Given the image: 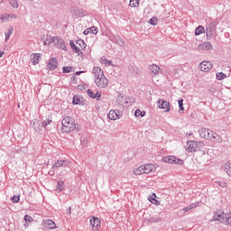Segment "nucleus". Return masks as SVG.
<instances>
[{"label": "nucleus", "instance_id": "f257e3e1", "mask_svg": "<svg viewBox=\"0 0 231 231\" xmlns=\"http://www.w3.org/2000/svg\"><path fill=\"white\" fill-rule=\"evenodd\" d=\"M92 73L95 74V84H97V88H107V85L109 84V80H107V78L104 75V71L100 67H94Z\"/></svg>", "mask_w": 231, "mask_h": 231}, {"label": "nucleus", "instance_id": "f03ea898", "mask_svg": "<svg viewBox=\"0 0 231 231\" xmlns=\"http://www.w3.org/2000/svg\"><path fill=\"white\" fill-rule=\"evenodd\" d=\"M62 128L61 131L63 133H71V131H79V128H77V125L75 124V119L73 117L66 116L61 121Z\"/></svg>", "mask_w": 231, "mask_h": 231}, {"label": "nucleus", "instance_id": "7ed1b4c3", "mask_svg": "<svg viewBox=\"0 0 231 231\" xmlns=\"http://www.w3.org/2000/svg\"><path fill=\"white\" fill-rule=\"evenodd\" d=\"M158 169V164L147 163L134 169L133 173L135 176H140L141 174H150V172H154Z\"/></svg>", "mask_w": 231, "mask_h": 231}, {"label": "nucleus", "instance_id": "20e7f679", "mask_svg": "<svg viewBox=\"0 0 231 231\" xmlns=\"http://www.w3.org/2000/svg\"><path fill=\"white\" fill-rule=\"evenodd\" d=\"M206 140H210L211 142H217V143H221L223 142V138H221V135L216 134V132L210 129L208 132V136L206 137Z\"/></svg>", "mask_w": 231, "mask_h": 231}, {"label": "nucleus", "instance_id": "39448f33", "mask_svg": "<svg viewBox=\"0 0 231 231\" xmlns=\"http://www.w3.org/2000/svg\"><path fill=\"white\" fill-rule=\"evenodd\" d=\"M162 161L166 163H176L177 165H183V161L174 156L163 157Z\"/></svg>", "mask_w": 231, "mask_h": 231}, {"label": "nucleus", "instance_id": "423d86ee", "mask_svg": "<svg viewBox=\"0 0 231 231\" xmlns=\"http://www.w3.org/2000/svg\"><path fill=\"white\" fill-rule=\"evenodd\" d=\"M225 212H223V210L221 209H217V211H215L214 216H213V220L214 221H221V223H225Z\"/></svg>", "mask_w": 231, "mask_h": 231}, {"label": "nucleus", "instance_id": "0eeeda50", "mask_svg": "<svg viewBox=\"0 0 231 231\" xmlns=\"http://www.w3.org/2000/svg\"><path fill=\"white\" fill-rule=\"evenodd\" d=\"M158 107H160V109H164V113H169V111H171V104L163 99L158 100Z\"/></svg>", "mask_w": 231, "mask_h": 231}, {"label": "nucleus", "instance_id": "6e6552de", "mask_svg": "<svg viewBox=\"0 0 231 231\" xmlns=\"http://www.w3.org/2000/svg\"><path fill=\"white\" fill-rule=\"evenodd\" d=\"M100 223H101L100 218L93 217L90 219V225L92 226V230L98 231L100 229Z\"/></svg>", "mask_w": 231, "mask_h": 231}, {"label": "nucleus", "instance_id": "1a4fd4ad", "mask_svg": "<svg viewBox=\"0 0 231 231\" xmlns=\"http://www.w3.org/2000/svg\"><path fill=\"white\" fill-rule=\"evenodd\" d=\"M52 41H56L55 46H57V48H60V50H63V51H66V50H68L66 47V43H64V40L59 37H53Z\"/></svg>", "mask_w": 231, "mask_h": 231}, {"label": "nucleus", "instance_id": "9d476101", "mask_svg": "<svg viewBox=\"0 0 231 231\" xmlns=\"http://www.w3.org/2000/svg\"><path fill=\"white\" fill-rule=\"evenodd\" d=\"M199 67L201 71L207 73L208 71H210V69H212V63L210 61H202Z\"/></svg>", "mask_w": 231, "mask_h": 231}, {"label": "nucleus", "instance_id": "9b49d317", "mask_svg": "<svg viewBox=\"0 0 231 231\" xmlns=\"http://www.w3.org/2000/svg\"><path fill=\"white\" fill-rule=\"evenodd\" d=\"M34 131H36V133H41V131H42V127H44V125H42V122L34 119L31 122Z\"/></svg>", "mask_w": 231, "mask_h": 231}, {"label": "nucleus", "instance_id": "f8f14e48", "mask_svg": "<svg viewBox=\"0 0 231 231\" xmlns=\"http://www.w3.org/2000/svg\"><path fill=\"white\" fill-rule=\"evenodd\" d=\"M69 162L66 160H60L54 163L51 169L55 170V169H60V167H69Z\"/></svg>", "mask_w": 231, "mask_h": 231}, {"label": "nucleus", "instance_id": "ddd939ff", "mask_svg": "<svg viewBox=\"0 0 231 231\" xmlns=\"http://www.w3.org/2000/svg\"><path fill=\"white\" fill-rule=\"evenodd\" d=\"M199 49L202 51H210V50H213L214 47L212 46V43L206 42L199 45Z\"/></svg>", "mask_w": 231, "mask_h": 231}, {"label": "nucleus", "instance_id": "4468645a", "mask_svg": "<svg viewBox=\"0 0 231 231\" xmlns=\"http://www.w3.org/2000/svg\"><path fill=\"white\" fill-rule=\"evenodd\" d=\"M196 141H189L187 143L186 151L189 152H196L198 151V148L196 146Z\"/></svg>", "mask_w": 231, "mask_h": 231}, {"label": "nucleus", "instance_id": "2eb2a0df", "mask_svg": "<svg viewBox=\"0 0 231 231\" xmlns=\"http://www.w3.org/2000/svg\"><path fill=\"white\" fill-rule=\"evenodd\" d=\"M107 117L110 120H118L120 119V111L118 110H110L108 113Z\"/></svg>", "mask_w": 231, "mask_h": 231}, {"label": "nucleus", "instance_id": "dca6fc26", "mask_svg": "<svg viewBox=\"0 0 231 231\" xmlns=\"http://www.w3.org/2000/svg\"><path fill=\"white\" fill-rule=\"evenodd\" d=\"M57 65H58L57 58H51L49 60L48 68L51 69V70L57 69Z\"/></svg>", "mask_w": 231, "mask_h": 231}, {"label": "nucleus", "instance_id": "f3484780", "mask_svg": "<svg viewBox=\"0 0 231 231\" xmlns=\"http://www.w3.org/2000/svg\"><path fill=\"white\" fill-rule=\"evenodd\" d=\"M84 35H88V33H93L94 35H97L98 33V28L92 26L87 30L84 31Z\"/></svg>", "mask_w": 231, "mask_h": 231}, {"label": "nucleus", "instance_id": "a211bd4d", "mask_svg": "<svg viewBox=\"0 0 231 231\" xmlns=\"http://www.w3.org/2000/svg\"><path fill=\"white\" fill-rule=\"evenodd\" d=\"M72 15H74L75 17H84V15H86V14L84 13V10H82V9H74L72 11Z\"/></svg>", "mask_w": 231, "mask_h": 231}, {"label": "nucleus", "instance_id": "6ab92c4d", "mask_svg": "<svg viewBox=\"0 0 231 231\" xmlns=\"http://www.w3.org/2000/svg\"><path fill=\"white\" fill-rule=\"evenodd\" d=\"M150 73L152 75H158L160 73V67L158 65H151L150 66Z\"/></svg>", "mask_w": 231, "mask_h": 231}, {"label": "nucleus", "instance_id": "aec40b11", "mask_svg": "<svg viewBox=\"0 0 231 231\" xmlns=\"http://www.w3.org/2000/svg\"><path fill=\"white\" fill-rule=\"evenodd\" d=\"M44 225L49 230H53V228L56 226L55 222L51 219L45 221Z\"/></svg>", "mask_w": 231, "mask_h": 231}, {"label": "nucleus", "instance_id": "412c9836", "mask_svg": "<svg viewBox=\"0 0 231 231\" xmlns=\"http://www.w3.org/2000/svg\"><path fill=\"white\" fill-rule=\"evenodd\" d=\"M208 128H202L199 131L200 138H205L207 140V137L208 136Z\"/></svg>", "mask_w": 231, "mask_h": 231}, {"label": "nucleus", "instance_id": "4be33fe9", "mask_svg": "<svg viewBox=\"0 0 231 231\" xmlns=\"http://www.w3.org/2000/svg\"><path fill=\"white\" fill-rule=\"evenodd\" d=\"M2 21H8V19H17V15L14 14H5L1 17Z\"/></svg>", "mask_w": 231, "mask_h": 231}, {"label": "nucleus", "instance_id": "5701e85b", "mask_svg": "<svg viewBox=\"0 0 231 231\" xmlns=\"http://www.w3.org/2000/svg\"><path fill=\"white\" fill-rule=\"evenodd\" d=\"M42 124L43 127H48V125H50V124H51V116H47L43 117Z\"/></svg>", "mask_w": 231, "mask_h": 231}, {"label": "nucleus", "instance_id": "b1692460", "mask_svg": "<svg viewBox=\"0 0 231 231\" xmlns=\"http://www.w3.org/2000/svg\"><path fill=\"white\" fill-rule=\"evenodd\" d=\"M55 42H57V41H53V37L51 38V36H50L49 38L47 36V39L43 41L44 46H50V44H55Z\"/></svg>", "mask_w": 231, "mask_h": 231}, {"label": "nucleus", "instance_id": "393cba45", "mask_svg": "<svg viewBox=\"0 0 231 231\" xmlns=\"http://www.w3.org/2000/svg\"><path fill=\"white\" fill-rule=\"evenodd\" d=\"M12 33H14V27H11L5 32V42H8L10 37H12Z\"/></svg>", "mask_w": 231, "mask_h": 231}, {"label": "nucleus", "instance_id": "a878e982", "mask_svg": "<svg viewBox=\"0 0 231 231\" xmlns=\"http://www.w3.org/2000/svg\"><path fill=\"white\" fill-rule=\"evenodd\" d=\"M69 45L71 47V50L74 51V53H79V51H80V47H78L77 45H75V42H73V41L69 42Z\"/></svg>", "mask_w": 231, "mask_h": 231}, {"label": "nucleus", "instance_id": "bb28decb", "mask_svg": "<svg viewBox=\"0 0 231 231\" xmlns=\"http://www.w3.org/2000/svg\"><path fill=\"white\" fill-rule=\"evenodd\" d=\"M149 201H151V203L153 205H160V201L156 199V193H152V195L150 196Z\"/></svg>", "mask_w": 231, "mask_h": 231}, {"label": "nucleus", "instance_id": "cd10ccee", "mask_svg": "<svg viewBox=\"0 0 231 231\" xmlns=\"http://www.w3.org/2000/svg\"><path fill=\"white\" fill-rule=\"evenodd\" d=\"M41 59V54H37L35 53L33 55V59L32 60V64H33V66H36V64H39V60Z\"/></svg>", "mask_w": 231, "mask_h": 231}, {"label": "nucleus", "instance_id": "c85d7f7f", "mask_svg": "<svg viewBox=\"0 0 231 231\" xmlns=\"http://www.w3.org/2000/svg\"><path fill=\"white\" fill-rule=\"evenodd\" d=\"M129 5L132 8H136L140 5V0H130Z\"/></svg>", "mask_w": 231, "mask_h": 231}, {"label": "nucleus", "instance_id": "c756f323", "mask_svg": "<svg viewBox=\"0 0 231 231\" xmlns=\"http://www.w3.org/2000/svg\"><path fill=\"white\" fill-rule=\"evenodd\" d=\"M80 102H81L80 96H74L73 97L72 104H74V106H79V104H80Z\"/></svg>", "mask_w": 231, "mask_h": 231}, {"label": "nucleus", "instance_id": "7c9ffc66", "mask_svg": "<svg viewBox=\"0 0 231 231\" xmlns=\"http://www.w3.org/2000/svg\"><path fill=\"white\" fill-rule=\"evenodd\" d=\"M203 32H205V28L203 26L199 25L195 30V35H201V33H203Z\"/></svg>", "mask_w": 231, "mask_h": 231}, {"label": "nucleus", "instance_id": "2f4dec72", "mask_svg": "<svg viewBox=\"0 0 231 231\" xmlns=\"http://www.w3.org/2000/svg\"><path fill=\"white\" fill-rule=\"evenodd\" d=\"M225 217H226V219L224 221L225 225H230L231 226V213H226L225 215Z\"/></svg>", "mask_w": 231, "mask_h": 231}, {"label": "nucleus", "instance_id": "473e14b6", "mask_svg": "<svg viewBox=\"0 0 231 231\" xmlns=\"http://www.w3.org/2000/svg\"><path fill=\"white\" fill-rule=\"evenodd\" d=\"M225 172H226L227 175L231 176V163L227 162L225 164Z\"/></svg>", "mask_w": 231, "mask_h": 231}, {"label": "nucleus", "instance_id": "72a5a7b5", "mask_svg": "<svg viewBox=\"0 0 231 231\" xmlns=\"http://www.w3.org/2000/svg\"><path fill=\"white\" fill-rule=\"evenodd\" d=\"M116 44H118V46H120L121 48H124V46H125V42H124L122 38L118 37L116 41Z\"/></svg>", "mask_w": 231, "mask_h": 231}, {"label": "nucleus", "instance_id": "f704fd0d", "mask_svg": "<svg viewBox=\"0 0 231 231\" xmlns=\"http://www.w3.org/2000/svg\"><path fill=\"white\" fill-rule=\"evenodd\" d=\"M198 207V204H190L189 206H187L183 208L184 212H189V210H192V208H196Z\"/></svg>", "mask_w": 231, "mask_h": 231}, {"label": "nucleus", "instance_id": "c9c22d12", "mask_svg": "<svg viewBox=\"0 0 231 231\" xmlns=\"http://www.w3.org/2000/svg\"><path fill=\"white\" fill-rule=\"evenodd\" d=\"M76 44H78V46H79V48H81V50H84L86 48V42H84L83 40H78L76 42Z\"/></svg>", "mask_w": 231, "mask_h": 231}, {"label": "nucleus", "instance_id": "e433bc0d", "mask_svg": "<svg viewBox=\"0 0 231 231\" xmlns=\"http://www.w3.org/2000/svg\"><path fill=\"white\" fill-rule=\"evenodd\" d=\"M223 79H226V74L223 72L217 73V80H223Z\"/></svg>", "mask_w": 231, "mask_h": 231}, {"label": "nucleus", "instance_id": "4c0bfd02", "mask_svg": "<svg viewBox=\"0 0 231 231\" xmlns=\"http://www.w3.org/2000/svg\"><path fill=\"white\" fill-rule=\"evenodd\" d=\"M149 23L152 25V26H156L157 23H158V17L153 16L149 20Z\"/></svg>", "mask_w": 231, "mask_h": 231}, {"label": "nucleus", "instance_id": "58836bf2", "mask_svg": "<svg viewBox=\"0 0 231 231\" xmlns=\"http://www.w3.org/2000/svg\"><path fill=\"white\" fill-rule=\"evenodd\" d=\"M63 189H64V181H58L57 190H59V192H62Z\"/></svg>", "mask_w": 231, "mask_h": 231}, {"label": "nucleus", "instance_id": "ea45409f", "mask_svg": "<svg viewBox=\"0 0 231 231\" xmlns=\"http://www.w3.org/2000/svg\"><path fill=\"white\" fill-rule=\"evenodd\" d=\"M196 147H197V151L199 149H203V147H205V143H203V142L201 141L196 142Z\"/></svg>", "mask_w": 231, "mask_h": 231}, {"label": "nucleus", "instance_id": "a19ab883", "mask_svg": "<svg viewBox=\"0 0 231 231\" xmlns=\"http://www.w3.org/2000/svg\"><path fill=\"white\" fill-rule=\"evenodd\" d=\"M10 5L11 6H13V8H19V4L17 3V0H11Z\"/></svg>", "mask_w": 231, "mask_h": 231}, {"label": "nucleus", "instance_id": "79ce46f5", "mask_svg": "<svg viewBox=\"0 0 231 231\" xmlns=\"http://www.w3.org/2000/svg\"><path fill=\"white\" fill-rule=\"evenodd\" d=\"M21 196H14L11 200L13 201V203H19V201H21Z\"/></svg>", "mask_w": 231, "mask_h": 231}, {"label": "nucleus", "instance_id": "37998d69", "mask_svg": "<svg viewBox=\"0 0 231 231\" xmlns=\"http://www.w3.org/2000/svg\"><path fill=\"white\" fill-rule=\"evenodd\" d=\"M73 67H63V73H71Z\"/></svg>", "mask_w": 231, "mask_h": 231}, {"label": "nucleus", "instance_id": "c03bdc74", "mask_svg": "<svg viewBox=\"0 0 231 231\" xmlns=\"http://www.w3.org/2000/svg\"><path fill=\"white\" fill-rule=\"evenodd\" d=\"M179 109L180 111H185V107H183V99L179 100Z\"/></svg>", "mask_w": 231, "mask_h": 231}, {"label": "nucleus", "instance_id": "a18cd8bd", "mask_svg": "<svg viewBox=\"0 0 231 231\" xmlns=\"http://www.w3.org/2000/svg\"><path fill=\"white\" fill-rule=\"evenodd\" d=\"M24 220L26 221V223H32V221H33V218L32 217H30L29 215H25L24 217Z\"/></svg>", "mask_w": 231, "mask_h": 231}, {"label": "nucleus", "instance_id": "49530a36", "mask_svg": "<svg viewBox=\"0 0 231 231\" xmlns=\"http://www.w3.org/2000/svg\"><path fill=\"white\" fill-rule=\"evenodd\" d=\"M87 93L88 97H90V98H95V94L93 93V90L88 89Z\"/></svg>", "mask_w": 231, "mask_h": 231}, {"label": "nucleus", "instance_id": "de8ad7c7", "mask_svg": "<svg viewBox=\"0 0 231 231\" xmlns=\"http://www.w3.org/2000/svg\"><path fill=\"white\" fill-rule=\"evenodd\" d=\"M100 97H102V94L100 92H97L94 96V98H97V100H100Z\"/></svg>", "mask_w": 231, "mask_h": 231}, {"label": "nucleus", "instance_id": "09e8293b", "mask_svg": "<svg viewBox=\"0 0 231 231\" xmlns=\"http://www.w3.org/2000/svg\"><path fill=\"white\" fill-rule=\"evenodd\" d=\"M141 115H142V110H140V109H136L135 110V112H134V116H141Z\"/></svg>", "mask_w": 231, "mask_h": 231}, {"label": "nucleus", "instance_id": "8fccbe9b", "mask_svg": "<svg viewBox=\"0 0 231 231\" xmlns=\"http://www.w3.org/2000/svg\"><path fill=\"white\" fill-rule=\"evenodd\" d=\"M218 185H219V187L225 188V187H226V182L220 181V182H218Z\"/></svg>", "mask_w": 231, "mask_h": 231}, {"label": "nucleus", "instance_id": "3c124183", "mask_svg": "<svg viewBox=\"0 0 231 231\" xmlns=\"http://www.w3.org/2000/svg\"><path fill=\"white\" fill-rule=\"evenodd\" d=\"M50 176H53L55 174V170L51 169L49 171Z\"/></svg>", "mask_w": 231, "mask_h": 231}, {"label": "nucleus", "instance_id": "603ef678", "mask_svg": "<svg viewBox=\"0 0 231 231\" xmlns=\"http://www.w3.org/2000/svg\"><path fill=\"white\" fill-rule=\"evenodd\" d=\"M145 116V111H141V117Z\"/></svg>", "mask_w": 231, "mask_h": 231}, {"label": "nucleus", "instance_id": "864d4df0", "mask_svg": "<svg viewBox=\"0 0 231 231\" xmlns=\"http://www.w3.org/2000/svg\"><path fill=\"white\" fill-rule=\"evenodd\" d=\"M68 214H69V216H71V207L69 208Z\"/></svg>", "mask_w": 231, "mask_h": 231}, {"label": "nucleus", "instance_id": "5fc2aeb1", "mask_svg": "<svg viewBox=\"0 0 231 231\" xmlns=\"http://www.w3.org/2000/svg\"><path fill=\"white\" fill-rule=\"evenodd\" d=\"M81 73H84V71H77V72H76V75L79 76V75H80Z\"/></svg>", "mask_w": 231, "mask_h": 231}, {"label": "nucleus", "instance_id": "6e6d98bb", "mask_svg": "<svg viewBox=\"0 0 231 231\" xmlns=\"http://www.w3.org/2000/svg\"><path fill=\"white\" fill-rule=\"evenodd\" d=\"M3 55H5V51H0V59H1V57H3Z\"/></svg>", "mask_w": 231, "mask_h": 231}, {"label": "nucleus", "instance_id": "4d7b16f0", "mask_svg": "<svg viewBox=\"0 0 231 231\" xmlns=\"http://www.w3.org/2000/svg\"><path fill=\"white\" fill-rule=\"evenodd\" d=\"M106 64H109V66H111V64H113V62L111 60H106Z\"/></svg>", "mask_w": 231, "mask_h": 231}, {"label": "nucleus", "instance_id": "13d9d810", "mask_svg": "<svg viewBox=\"0 0 231 231\" xmlns=\"http://www.w3.org/2000/svg\"><path fill=\"white\" fill-rule=\"evenodd\" d=\"M71 79L75 81V80H77V77H76V76H73V77L71 78Z\"/></svg>", "mask_w": 231, "mask_h": 231}, {"label": "nucleus", "instance_id": "bf43d9fd", "mask_svg": "<svg viewBox=\"0 0 231 231\" xmlns=\"http://www.w3.org/2000/svg\"><path fill=\"white\" fill-rule=\"evenodd\" d=\"M189 136H192V134H189Z\"/></svg>", "mask_w": 231, "mask_h": 231}, {"label": "nucleus", "instance_id": "052dcab7", "mask_svg": "<svg viewBox=\"0 0 231 231\" xmlns=\"http://www.w3.org/2000/svg\"><path fill=\"white\" fill-rule=\"evenodd\" d=\"M42 39H46V38L43 36V38H42Z\"/></svg>", "mask_w": 231, "mask_h": 231}]
</instances>
